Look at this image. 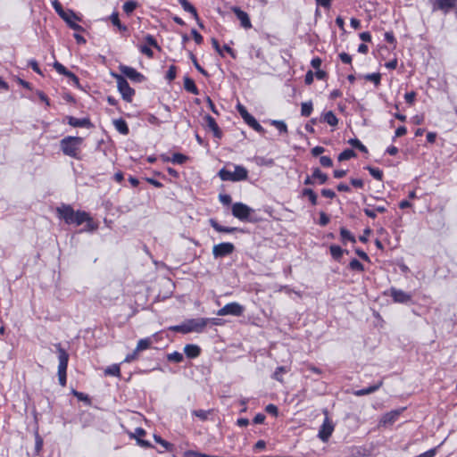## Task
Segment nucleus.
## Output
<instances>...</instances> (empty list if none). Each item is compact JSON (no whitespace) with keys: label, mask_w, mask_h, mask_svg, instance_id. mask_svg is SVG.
<instances>
[{"label":"nucleus","mask_w":457,"mask_h":457,"mask_svg":"<svg viewBox=\"0 0 457 457\" xmlns=\"http://www.w3.org/2000/svg\"><path fill=\"white\" fill-rule=\"evenodd\" d=\"M53 7L58 13V15L66 21V23L71 29L76 31L84 30V29L80 25L75 22V21H79V18L76 15V13L73 11H64L62 4L57 0L53 2Z\"/></svg>","instance_id":"f03ea898"},{"label":"nucleus","mask_w":457,"mask_h":457,"mask_svg":"<svg viewBox=\"0 0 457 457\" xmlns=\"http://www.w3.org/2000/svg\"><path fill=\"white\" fill-rule=\"evenodd\" d=\"M340 236H341L342 242L344 244H345L346 240H348V241H350L352 243H355L356 242L355 237L348 229H346L345 228H340Z\"/></svg>","instance_id":"c85d7f7f"},{"label":"nucleus","mask_w":457,"mask_h":457,"mask_svg":"<svg viewBox=\"0 0 457 457\" xmlns=\"http://www.w3.org/2000/svg\"><path fill=\"white\" fill-rule=\"evenodd\" d=\"M211 411H204V410H194L192 411V415L199 418L201 420H206L208 419V415L210 414Z\"/></svg>","instance_id":"a18cd8bd"},{"label":"nucleus","mask_w":457,"mask_h":457,"mask_svg":"<svg viewBox=\"0 0 457 457\" xmlns=\"http://www.w3.org/2000/svg\"><path fill=\"white\" fill-rule=\"evenodd\" d=\"M183 359H184L183 354L179 352H173L167 355V360L169 361H173V362L179 363V362H181L183 361Z\"/></svg>","instance_id":"37998d69"},{"label":"nucleus","mask_w":457,"mask_h":457,"mask_svg":"<svg viewBox=\"0 0 457 457\" xmlns=\"http://www.w3.org/2000/svg\"><path fill=\"white\" fill-rule=\"evenodd\" d=\"M112 76L116 79L118 90L123 100L130 103L135 95V90L129 86L127 79L122 75L112 72Z\"/></svg>","instance_id":"39448f33"},{"label":"nucleus","mask_w":457,"mask_h":457,"mask_svg":"<svg viewBox=\"0 0 457 457\" xmlns=\"http://www.w3.org/2000/svg\"><path fill=\"white\" fill-rule=\"evenodd\" d=\"M232 214L235 218L240 220H250L249 217L253 212V210L243 203H235L232 205Z\"/></svg>","instance_id":"423d86ee"},{"label":"nucleus","mask_w":457,"mask_h":457,"mask_svg":"<svg viewBox=\"0 0 457 457\" xmlns=\"http://www.w3.org/2000/svg\"><path fill=\"white\" fill-rule=\"evenodd\" d=\"M111 21H112V23L114 26H116V27H117L120 31H126V30H128L127 26L122 25V24L120 23V19H119V15H118V13H112V14L111 15Z\"/></svg>","instance_id":"79ce46f5"},{"label":"nucleus","mask_w":457,"mask_h":457,"mask_svg":"<svg viewBox=\"0 0 457 457\" xmlns=\"http://www.w3.org/2000/svg\"><path fill=\"white\" fill-rule=\"evenodd\" d=\"M184 457H210V455L189 450L185 452Z\"/></svg>","instance_id":"864d4df0"},{"label":"nucleus","mask_w":457,"mask_h":457,"mask_svg":"<svg viewBox=\"0 0 457 457\" xmlns=\"http://www.w3.org/2000/svg\"><path fill=\"white\" fill-rule=\"evenodd\" d=\"M218 175L223 181L237 182L245 180L248 177V171L245 167L241 165H236L235 170L233 172L223 168L220 170Z\"/></svg>","instance_id":"7ed1b4c3"},{"label":"nucleus","mask_w":457,"mask_h":457,"mask_svg":"<svg viewBox=\"0 0 457 457\" xmlns=\"http://www.w3.org/2000/svg\"><path fill=\"white\" fill-rule=\"evenodd\" d=\"M105 375L120 377V369L118 364H113L107 367L104 370Z\"/></svg>","instance_id":"e433bc0d"},{"label":"nucleus","mask_w":457,"mask_h":457,"mask_svg":"<svg viewBox=\"0 0 457 457\" xmlns=\"http://www.w3.org/2000/svg\"><path fill=\"white\" fill-rule=\"evenodd\" d=\"M73 208L69 205L62 204L61 206L56 208V213L59 219L63 220L66 224H73V218L75 214Z\"/></svg>","instance_id":"1a4fd4ad"},{"label":"nucleus","mask_w":457,"mask_h":457,"mask_svg":"<svg viewBox=\"0 0 457 457\" xmlns=\"http://www.w3.org/2000/svg\"><path fill=\"white\" fill-rule=\"evenodd\" d=\"M188 325L191 328V332H203L204 328L207 326V324L210 321V319L208 318H196V319H191L187 320Z\"/></svg>","instance_id":"4468645a"},{"label":"nucleus","mask_w":457,"mask_h":457,"mask_svg":"<svg viewBox=\"0 0 457 457\" xmlns=\"http://www.w3.org/2000/svg\"><path fill=\"white\" fill-rule=\"evenodd\" d=\"M320 163L323 166V167H331L333 165V161L330 157L328 156H321L320 158Z\"/></svg>","instance_id":"5fc2aeb1"},{"label":"nucleus","mask_w":457,"mask_h":457,"mask_svg":"<svg viewBox=\"0 0 457 457\" xmlns=\"http://www.w3.org/2000/svg\"><path fill=\"white\" fill-rule=\"evenodd\" d=\"M219 199H220V203L224 205H229L232 202L231 196L227 194H220L219 195Z\"/></svg>","instance_id":"4d7b16f0"},{"label":"nucleus","mask_w":457,"mask_h":457,"mask_svg":"<svg viewBox=\"0 0 457 457\" xmlns=\"http://www.w3.org/2000/svg\"><path fill=\"white\" fill-rule=\"evenodd\" d=\"M188 157L180 153H175L170 157V162L175 164H183L187 161Z\"/></svg>","instance_id":"72a5a7b5"},{"label":"nucleus","mask_w":457,"mask_h":457,"mask_svg":"<svg viewBox=\"0 0 457 457\" xmlns=\"http://www.w3.org/2000/svg\"><path fill=\"white\" fill-rule=\"evenodd\" d=\"M119 70L121 72L120 75L129 78L130 80L134 82L140 83L145 80V76L132 67L127 65H120Z\"/></svg>","instance_id":"9b49d317"},{"label":"nucleus","mask_w":457,"mask_h":457,"mask_svg":"<svg viewBox=\"0 0 457 457\" xmlns=\"http://www.w3.org/2000/svg\"><path fill=\"white\" fill-rule=\"evenodd\" d=\"M265 411L269 413V414H271L273 416H277L278 415V407L272 403L270 404H268L266 407H265Z\"/></svg>","instance_id":"052dcab7"},{"label":"nucleus","mask_w":457,"mask_h":457,"mask_svg":"<svg viewBox=\"0 0 457 457\" xmlns=\"http://www.w3.org/2000/svg\"><path fill=\"white\" fill-rule=\"evenodd\" d=\"M270 124L274 126L281 134L287 133V126L283 120H272Z\"/></svg>","instance_id":"4c0bfd02"},{"label":"nucleus","mask_w":457,"mask_h":457,"mask_svg":"<svg viewBox=\"0 0 457 457\" xmlns=\"http://www.w3.org/2000/svg\"><path fill=\"white\" fill-rule=\"evenodd\" d=\"M207 127L213 132V135L217 138H220L222 136V132L220 129L216 120L211 115H206L204 117Z\"/></svg>","instance_id":"a211bd4d"},{"label":"nucleus","mask_w":457,"mask_h":457,"mask_svg":"<svg viewBox=\"0 0 457 457\" xmlns=\"http://www.w3.org/2000/svg\"><path fill=\"white\" fill-rule=\"evenodd\" d=\"M365 169L369 170L370 174L374 179H376L378 180H382V179H383V171L381 170H379L378 168L371 167V166H367Z\"/></svg>","instance_id":"ea45409f"},{"label":"nucleus","mask_w":457,"mask_h":457,"mask_svg":"<svg viewBox=\"0 0 457 457\" xmlns=\"http://www.w3.org/2000/svg\"><path fill=\"white\" fill-rule=\"evenodd\" d=\"M348 144L352 146L359 149L361 152L367 154V147L358 139V138H351L348 140Z\"/></svg>","instance_id":"58836bf2"},{"label":"nucleus","mask_w":457,"mask_h":457,"mask_svg":"<svg viewBox=\"0 0 457 457\" xmlns=\"http://www.w3.org/2000/svg\"><path fill=\"white\" fill-rule=\"evenodd\" d=\"M177 68L174 65H170L166 73V79L170 82L176 78Z\"/></svg>","instance_id":"3c124183"},{"label":"nucleus","mask_w":457,"mask_h":457,"mask_svg":"<svg viewBox=\"0 0 457 457\" xmlns=\"http://www.w3.org/2000/svg\"><path fill=\"white\" fill-rule=\"evenodd\" d=\"M184 88L191 94L199 95V90L195 86V81L189 77L184 78Z\"/></svg>","instance_id":"b1692460"},{"label":"nucleus","mask_w":457,"mask_h":457,"mask_svg":"<svg viewBox=\"0 0 457 457\" xmlns=\"http://www.w3.org/2000/svg\"><path fill=\"white\" fill-rule=\"evenodd\" d=\"M191 34H192V36H193V37H194V39H195V43H196L197 45H200V44H202V43H203L204 38H203V37H202V36H201V35L196 31V29H193L191 30Z\"/></svg>","instance_id":"0e129e2a"},{"label":"nucleus","mask_w":457,"mask_h":457,"mask_svg":"<svg viewBox=\"0 0 457 457\" xmlns=\"http://www.w3.org/2000/svg\"><path fill=\"white\" fill-rule=\"evenodd\" d=\"M115 129L122 135H128L129 132L127 122L123 119H117L113 120Z\"/></svg>","instance_id":"a878e982"},{"label":"nucleus","mask_w":457,"mask_h":457,"mask_svg":"<svg viewBox=\"0 0 457 457\" xmlns=\"http://www.w3.org/2000/svg\"><path fill=\"white\" fill-rule=\"evenodd\" d=\"M312 175V178L315 179V180H318V183L320 185L325 184L328 179V177L327 176V174L323 173L320 170V168H314Z\"/></svg>","instance_id":"cd10ccee"},{"label":"nucleus","mask_w":457,"mask_h":457,"mask_svg":"<svg viewBox=\"0 0 457 457\" xmlns=\"http://www.w3.org/2000/svg\"><path fill=\"white\" fill-rule=\"evenodd\" d=\"M29 66L37 74L42 75V71L38 66V63L36 60H29Z\"/></svg>","instance_id":"13d9d810"},{"label":"nucleus","mask_w":457,"mask_h":457,"mask_svg":"<svg viewBox=\"0 0 457 457\" xmlns=\"http://www.w3.org/2000/svg\"><path fill=\"white\" fill-rule=\"evenodd\" d=\"M190 58H191L195 67L196 68V70L199 72H201L204 76L208 77L209 76L208 72L202 66H200V64L197 62L196 57L192 53H190Z\"/></svg>","instance_id":"de8ad7c7"},{"label":"nucleus","mask_w":457,"mask_h":457,"mask_svg":"<svg viewBox=\"0 0 457 457\" xmlns=\"http://www.w3.org/2000/svg\"><path fill=\"white\" fill-rule=\"evenodd\" d=\"M184 353L188 358H195L199 356L201 349L196 345H186L184 347Z\"/></svg>","instance_id":"5701e85b"},{"label":"nucleus","mask_w":457,"mask_h":457,"mask_svg":"<svg viewBox=\"0 0 457 457\" xmlns=\"http://www.w3.org/2000/svg\"><path fill=\"white\" fill-rule=\"evenodd\" d=\"M321 195L324 197L330 198V199H333L336 196L335 192L332 189H328V188H323L321 190Z\"/></svg>","instance_id":"e2e57ef3"},{"label":"nucleus","mask_w":457,"mask_h":457,"mask_svg":"<svg viewBox=\"0 0 457 457\" xmlns=\"http://www.w3.org/2000/svg\"><path fill=\"white\" fill-rule=\"evenodd\" d=\"M382 385H383V380H379L377 384L370 386L367 388L357 390L353 394L356 396H363L366 395H370V394H372V393L376 392L377 390H378L382 386Z\"/></svg>","instance_id":"4be33fe9"},{"label":"nucleus","mask_w":457,"mask_h":457,"mask_svg":"<svg viewBox=\"0 0 457 457\" xmlns=\"http://www.w3.org/2000/svg\"><path fill=\"white\" fill-rule=\"evenodd\" d=\"M84 139L80 137L68 136L60 141V147L63 154L74 159H80V147Z\"/></svg>","instance_id":"f257e3e1"},{"label":"nucleus","mask_w":457,"mask_h":457,"mask_svg":"<svg viewBox=\"0 0 457 457\" xmlns=\"http://www.w3.org/2000/svg\"><path fill=\"white\" fill-rule=\"evenodd\" d=\"M339 58L344 63L350 64L352 62L351 55L345 52L339 54Z\"/></svg>","instance_id":"69168bd1"},{"label":"nucleus","mask_w":457,"mask_h":457,"mask_svg":"<svg viewBox=\"0 0 457 457\" xmlns=\"http://www.w3.org/2000/svg\"><path fill=\"white\" fill-rule=\"evenodd\" d=\"M367 80L372 81L375 85H378L380 83V74L379 73H370L365 76Z\"/></svg>","instance_id":"603ef678"},{"label":"nucleus","mask_w":457,"mask_h":457,"mask_svg":"<svg viewBox=\"0 0 457 457\" xmlns=\"http://www.w3.org/2000/svg\"><path fill=\"white\" fill-rule=\"evenodd\" d=\"M416 93L414 91L408 92L404 95L405 101L410 104H412L414 103Z\"/></svg>","instance_id":"bf43d9fd"},{"label":"nucleus","mask_w":457,"mask_h":457,"mask_svg":"<svg viewBox=\"0 0 457 457\" xmlns=\"http://www.w3.org/2000/svg\"><path fill=\"white\" fill-rule=\"evenodd\" d=\"M154 440L156 443L160 444L161 445H162L166 450H171L172 449V445L167 441H165L164 439H162L160 436H156L154 435Z\"/></svg>","instance_id":"8fccbe9b"},{"label":"nucleus","mask_w":457,"mask_h":457,"mask_svg":"<svg viewBox=\"0 0 457 457\" xmlns=\"http://www.w3.org/2000/svg\"><path fill=\"white\" fill-rule=\"evenodd\" d=\"M152 343H153V341L150 337L140 339L137 342V345L136 347V352H141V351L148 349L151 346Z\"/></svg>","instance_id":"c756f323"},{"label":"nucleus","mask_w":457,"mask_h":457,"mask_svg":"<svg viewBox=\"0 0 457 457\" xmlns=\"http://www.w3.org/2000/svg\"><path fill=\"white\" fill-rule=\"evenodd\" d=\"M210 225L217 231L220 233H233L235 231H237L238 228L235 227H225L220 225L217 220L214 219H211L209 220Z\"/></svg>","instance_id":"412c9836"},{"label":"nucleus","mask_w":457,"mask_h":457,"mask_svg":"<svg viewBox=\"0 0 457 457\" xmlns=\"http://www.w3.org/2000/svg\"><path fill=\"white\" fill-rule=\"evenodd\" d=\"M312 110H313V107H312V103L311 101L302 103V105H301V115L302 116L309 117L311 115Z\"/></svg>","instance_id":"f704fd0d"},{"label":"nucleus","mask_w":457,"mask_h":457,"mask_svg":"<svg viewBox=\"0 0 457 457\" xmlns=\"http://www.w3.org/2000/svg\"><path fill=\"white\" fill-rule=\"evenodd\" d=\"M68 124L74 128H91L93 125L88 118L78 119L73 116H67Z\"/></svg>","instance_id":"f3484780"},{"label":"nucleus","mask_w":457,"mask_h":457,"mask_svg":"<svg viewBox=\"0 0 457 457\" xmlns=\"http://www.w3.org/2000/svg\"><path fill=\"white\" fill-rule=\"evenodd\" d=\"M145 42H146L149 46H154V47H155V48H157V49H159V50L161 49V48H160V46H159V45H158V43H157V41H156V39H155V38H154V36H152V35H146V37H145Z\"/></svg>","instance_id":"6e6d98bb"},{"label":"nucleus","mask_w":457,"mask_h":457,"mask_svg":"<svg viewBox=\"0 0 457 457\" xmlns=\"http://www.w3.org/2000/svg\"><path fill=\"white\" fill-rule=\"evenodd\" d=\"M184 11L191 13L195 21H198V13L195 6H193L187 0H179Z\"/></svg>","instance_id":"393cba45"},{"label":"nucleus","mask_w":457,"mask_h":457,"mask_svg":"<svg viewBox=\"0 0 457 457\" xmlns=\"http://www.w3.org/2000/svg\"><path fill=\"white\" fill-rule=\"evenodd\" d=\"M329 251L332 257L337 261L342 257L345 252L339 245H330Z\"/></svg>","instance_id":"2f4dec72"},{"label":"nucleus","mask_w":457,"mask_h":457,"mask_svg":"<svg viewBox=\"0 0 457 457\" xmlns=\"http://www.w3.org/2000/svg\"><path fill=\"white\" fill-rule=\"evenodd\" d=\"M54 68L55 69V71H56L58 73H60V74H62V75H63V76H65V77H67V76H68V74L70 73V71H69V70H67V68H66V67H64V66H63L62 63H60L59 62H55L54 63Z\"/></svg>","instance_id":"49530a36"},{"label":"nucleus","mask_w":457,"mask_h":457,"mask_svg":"<svg viewBox=\"0 0 457 457\" xmlns=\"http://www.w3.org/2000/svg\"><path fill=\"white\" fill-rule=\"evenodd\" d=\"M390 296L393 298L394 302L399 303H407L411 302L412 298L411 294L395 287L390 288Z\"/></svg>","instance_id":"ddd939ff"},{"label":"nucleus","mask_w":457,"mask_h":457,"mask_svg":"<svg viewBox=\"0 0 457 457\" xmlns=\"http://www.w3.org/2000/svg\"><path fill=\"white\" fill-rule=\"evenodd\" d=\"M431 4L433 12L441 11L447 14L457 6V0H431Z\"/></svg>","instance_id":"6e6552de"},{"label":"nucleus","mask_w":457,"mask_h":457,"mask_svg":"<svg viewBox=\"0 0 457 457\" xmlns=\"http://www.w3.org/2000/svg\"><path fill=\"white\" fill-rule=\"evenodd\" d=\"M244 121L251 127L253 129H254L256 132L264 134L265 129L260 125V123L255 120V118L248 113L244 119Z\"/></svg>","instance_id":"aec40b11"},{"label":"nucleus","mask_w":457,"mask_h":457,"mask_svg":"<svg viewBox=\"0 0 457 457\" xmlns=\"http://www.w3.org/2000/svg\"><path fill=\"white\" fill-rule=\"evenodd\" d=\"M356 156V153L353 149H345L338 155V161L343 162L353 158Z\"/></svg>","instance_id":"c9c22d12"},{"label":"nucleus","mask_w":457,"mask_h":457,"mask_svg":"<svg viewBox=\"0 0 457 457\" xmlns=\"http://www.w3.org/2000/svg\"><path fill=\"white\" fill-rule=\"evenodd\" d=\"M328 222H329V217L324 212H320L319 224L320 226H326Z\"/></svg>","instance_id":"680f3d73"},{"label":"nucleus","mask_w":457,"mask_h":457,"mask_svg":"<svg viewBox=\"0 0 457 457\" xmlns=\"http://www.w3.org/2000/svg\"><path fill=\"white\" fill-rule=\"evenodd\" d=\"M349 268L352 270H356V271H360V272L364 270L363 265L357 259H353L350 262Z\"/></svg>","instance_id":"c03bdc74"},{"label":"nucleus","mask_w":457,"mask_h":457,"mask_svg":"<svg viewBox=\"0 0 457 457\" xmlns=\"http://www.w3.org/2000/svg\"><path fill=\"white\" fill-rule=\"evenodd\" d=\"M317 119H312L308 123L305 124V130L309 133H314L313 125L316 124Z\"/></svg>","instance_id":"338daca9"},{"label":"nucleus","mask_w":457,"mask_h":457,"mask_svg":"<svg viewBox=\"0 0 457 457\" xmlns=\"http://www.w3.org/2000/svg\"><path fill=\"white\" fill-rule=\"evenodd\" d=\"M401 412H402V410L391 411L386 413L385 415H383L380 422L383 425H391L396 421V420L400 416Z\"/></svg>","instance_id":"6ab92c4d"},{"label":"nucleus","mask_w":457,"mask_h":457,"mask_svg":"<svg viewBox=\"0 0 457 457\" xmlns=\"http://www.w3.org/2000/svg\"><path fill=\"white\" fill-rule=\"evenodd\" d=\"M245 312V307L238 303L233 302L226 304L217 312L219 316L232 315L236 317L242 316Z\"/></svg>","instance_id":"0eeeda50"},{"label":"nucleus","mask_w":457,"mask_h":457,"mask_svg":"<svg viewBox=\"0 0 457 457\" xmlns=\"http://www.w3.org/2000/svg\"><path fill=\"white\" fill-rule=\"evenodd\" d=\"M235 250V245L232 243H220L212 247V254L214 258H222L231 254Z\"/></svg>","instance_id":"9d476101"},{"label":"nucleus","mask_w":457,"mask_h":457,"mask_svg":"<svg viewBox=\"0 0 457 457\" xmlns=\"http://www.w3.org/2000/svg\"><path fill=\"white\" fill-rule=\"evenodd\" d=\"M321 120L328 125L335 127L338 123V119L332 111H328L322 115Z\"/></svg>","instance_id":"bb28decb"},{"label":"nucleus","mask_w":457,"mask_h":457,"mask_svg":"<svg viewBox=\"0 0 457 457\" xmlns=\"http://www.w3.org/2000/svg\"><path fill=\"white\" fill-rule=\"evenodd\" d=\"M287 372V369L284 366H279L274 371L272 378L279 382L283 381V374Z\"/></svg>","instance_id":"a19ab883"},{"label":"nucleus","mask_w":457,"mask_h":457,"mask_svg":"<svg viewBox=\"0 0 457 457\" xmlns=\"http://www.w3.org/2000/svg\"><path fill=\"white\" fill-rule=\"evenodd\" d=\"M55 348L58 353L59 365H58V379L62 386H66L67 377V367L69 361V354L65 349H63L61 344H56Z\"/></svg>","instance_id":"20e7f679"},{"label":"nucleus","mask_w":457,"mask_h":457,"mask_svg":"<svg viewBox=\"0 0 457 457\" xmlns=\"http://www.w3.org/2000/svg\"><path fill=\"white\" fill-rule=\"evenodd\" d=\"M137 3L134 1H128L123 4V11L129 14L137 8Z\"/></svg>","instance_id":"09e8293b"},{"label":"nucleus","mask_w":457,"mask_h":457,"mask_svg":"<svg viewBox=\"0 0 457 457\" xmlns=\"http://www.w3.org/2000/svg\"><path fill=\"white\" fill-rule=\"evenodd\" d=\"M302 195L303 196H307L310 200V202L312 203V205H316L317 204V195L315 194V192L312 189V188H304L302 192Z\"/></svg>","instance_id":"473e14b6"},{"label":"nucleus","mask_w":457,"mask_h":457,"mask_svg":"<svg viewBox=\"0 0 457 457\" xmlns=\"http://www.w3.org/2000/svg\"><path fill=\"white\" fill-rule=\"evenodd\" d=\"M84 222H87L85 230L92 231L95 229L89 214L84 211H76L73 218V224L79 226Z\"/></svg>","instance_id":"f8f14e48"},{"label":"nucleus","mask_w":457,"mask_h":457,"mask_svg":"<svg viewBox=\"0 0 457 457\" xmlns=\"http://www.w3.org/2000/svg\"><path fill=\"white\" fill-rule=\"evenodd\" d=\"M231 10L235 13L237 18L240 21V24L243 28L250 29L252 27L249 15L245 12L242 11L237 6H233Z\"/></svg>","instance_id":"2eb2a0df"},{"label":"nucleus","mask_w":457,"mask_h":457,"mask_svg":"<svg viewBox=\"0 0 457 457\" xmlns=\"http://www.w3.org/2000/svg\"><path fill=\"white\" fill-rule=\"evenodd\" d=\"M170 329L174 331V332H179V333H182V334H187V333L191 332V328H190V327L188 325V321L187 320L186 322L180 324V325L172 326V327H170Z\"/></svg>","instance_id":"7c9ffc66"},{"label":"nucleus","mask_w":457,"mask_h":457,"mask_svg":"<svg viewBox=\"0 0 457 457\" xmlns=\"http://www.w3.org/2000/svg\"><path fill=\"white\" fill-rule=\"evenodd\" d=\"M333 430V425L328 421V419L326 418L319 431V437L323 442H326L332 435Z\"/></svg>","instance_id":"dca6fc26"},{"label":"nucleus","mask_w":457,"mask_h":457,"mask_svg":"<svg viewBox=\"0 0 457 457\" xmlns=\"http://www.w3.org/2000/svg\"><path fill=\"white\" fill-rule=\"evenodd\" d=\"M237 110L239 112V114L241 115L242 119H244L249 113L247 112L246 108L240 103H238L237 104Z\"/></svg>","instance_id":"774afa93"}]
</instances>
